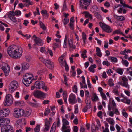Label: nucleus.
Wrapping results in <instances>:
<instances>
[{
  "instance_id": "obj_1",
  "label": "nucleus",
  "mask_w": 132,
  "mask_h": 132,
  "mask_svg": "<svg viewBox=\"0 0 132 132\" xmlns=\"http://www.w3.org/2000/svg\"><path fill=\"white\" fill-rule=\"evenodd\" d=\"M8 53L10 56L13 58L17 59L20 58L22 53L21 48H18L16 46L9 47L7 49Z\"/></svg>"
},
{
  "instance_id": "obj_2",
  "label": "nucleus",
  "mask_w": 132,
  "mask_h": 132,
  "mask_svg": "<svg viewBox=\"0 0 132 132\" xmlns=\"http://www.w3.org/2000/svg\"><path fill=\"white\" fill-rule=\"evenodd\" d=\"M33 77V75L30 73H26L25 75H24V81H23V82L26 87L28 86L29 84L32 82Z\"/></svg>"
},
{
  "instance_id": "obj_3",
  "label": "nucleus",
  "mask_w": 132,
  "mask_h": 132,
  "mask_svg": "<svg viewBox=\"0 0 132 132\" xmlns=\"http://www.w3.org/2000/svg\"><path fill=\"white\" fill-rule=\"evenodd\" d=\"M13 103V98L10 94H6L4 101L3 104L5 106L11 105Z\"/></svg>"
},
{
  "instance_id": "obj_4",
  "label": "nucleus",
  "mask_w": 132,
  "mask_h": 132,
  "mask_svg": "<svg viewBox=\"0 0 132 132\" xmlns=\"http://www.w3.org/2000/svg\"><path fill=\"white\" fill-rule=\"evenodd\" d=\"M35 87L37 89H40L42 88L46 91L49 89L48 88L45 86V82L41 81H36L35 83Z\"/></svg>"
},
{
  "instance_id": "obj_5",
  "label": "nucleus",
  "mask_w": 132,
  "mask_h": 132,
  "mask_svg": "<svg viewBox=\"0 0 132 132\" xmlns=\"http://www.w3.org/2000/svg\"><path fill=\"white\" fill-rule=\"evenodd\" d=\"M112 106H111L109 104L108 105V110L109 111H111L112 110V111H114V113L117 115L119 114V112L118 109L116 108V104L114 101L113 100L111 102Z\"/></svg>"
},
{
  "instance_id": "obj_6",
  "label": "nucleus",
  "mask_w": 132,
  "mask_h": 132,
  "mask_svg": "<svg viewBox=\"0 0 132 132\" xmlns=\"http://www.w3.org/2000/svg\"><path fill=\"white\" fill-rule=\"evenodd\" d=\"M99 24L100 26L104 32L110 33L112 31V29L111 28L110 26L103 23L101 22H100Z\"/></svg>"
},
{
  "instance_id": "obj_7",
  "label": "nucleus",
  "mask_w": 132,
  "mask_h": 132,
  "mask_svg": "<svg viewBox=\"0 0 132 132\" xmlns=\"http://www.w3.org/2000/svg\"><path fill=\"white\" fill-rule=\"evenodd\" d=\"M18 83L16 81H13L10 84L9 86V89L10 92L11 93H12L15 90L18 88Z\"/></svg>"
},
{
  "instance_id": "obj_8",
  "label": "nucleus",
  "mask_w": 132,
  "mask_h": 132,
  "mask_svg": "<svg viewBox=\"0 0 132 132\" xmlns=\"http://www.w3.org/2000/svg\"><path fill=\"white\" fill-rule=\"evenodd\" d=\"M33 95L35 97L40 99L44 98L46 96L45 93L38 90L35 91Z\"/></svg>"
},
{
  "instance_id": "obj_9",
  "label": "nucleus",
  "mask_w": 132,
  "mask_h": 132,
  "mask_svg": "<svg viewBox=\"0 0 132 132\" xmlns=\"http://www.w3.org/2000/svg\"><path fill=\"white\" fill-rule=\"evenodd\" d=\"M68 100L69 103L71 104L76 103L77 100L75 95L73 94H71Z\"/></svg>"
},
{
  "instance_id": "obj_10",
  "label": "nucleus",
  "mask_w": 132,
  "mask_h": 132,
  "mask_svg": "<svg viewBox=\"0 0 132 132\" xmlns=\"http://www.w3.org/2000/svg\"><path fill=\"white\" fill-rule=\"evenodd\" d=\"M1 69L3 71L5 76H7L9 74L10 71V67L7 64L6 66H3Z\"/></svg>"
},
{
  "instance_id": "obj_11",
  "label": "nucleus",
  "mask_w": 132,
  "mask_h": 132,
  "mask_svg": "<svg viewBox=\"0 0 132 132\" xmlns=\"http://www.w3.org/2000/svg\"><path fill=\"white\" fill-rule=\"evenodd\" d=\"M1 125L2 126H6L7 125L9 124L10 122V119L7 118H3V119H1Z\"/></svg>"
},
{
  "instance_id": "obj_12",
  "label": "nucleus",
  "mask_w": 132,
  "mask_h": 132,
  "mask_svg": "<svg viewBox=\"0 0 132 132\" xmlns=\"http://www.w3.org/2000/svg\"><path fill=\"white\" fill-rule=\"evenodd\" d=\"M91 0H80V3L82 5L89 6Z\"/></svg>"
},
{
  "instance_id": "obj_13",
  "label": "nucleus",
  "mask_w": 132,
  "mask_h": 132,
  "mask_svg": "<svg viewBox=\"0 0 132 132\" xmlns=\"http://www.w3.org/2000/svg\"><path fill=\"white\" fill-rule=\"evenodd\" d=\"M34 41L37 45L38 46H42L43 44V41L39 38L37 39H34Z\"/></svg>"
},
{
  "instance_id": "obj_14",
  "label": "nucleus",
  "mask_w": 132,
  "mask_h": 132,
  "mask_svg": "<svg viewBox=\"0 0 132 132\" xmlns=\"http://www.w3.org/2000/svg\"><path fill=\"white\" fill-rule=\"evenodd\" d=\"M68 44L69 45L70 48L73 49L76 48V46L73 45L72 40L70 39L68 40Z\"/></svg>"
},
{
  "instance_id": "obj_15",
  "label": "nucleus",
  "mask_w": 132,
  "mask_h": 132,
  "mask_svg": "<svg viewBox=\"0 0 132 132\" xmlns=\"http://www.w3.org/2000/svg\"><path fill=\"white\" fill-rule=\"evenodd\" d=\"M39 59L41 61L43 62L46 66L51 61L50 60H46L43 57H40Z\"/></svg>"
},
{
  "instance_id": "obj_16",
  "label": "nucleus",
  "mask_w": 132,
  "mask_h": 132,
  "mask_svg": "<svg viewBox=\"0 0 132 132\" xmlns=\"http://www.w3.org/2000/svg\"><path fill=\"white\" fill-rule=\"evenodd\" d=\"M19 109L15 108L14 110V113L13 114V116L15 117L18 118L20 117L19 112Z\"/></svg>"
},
{
  "instance_id": "obj_17",
  "label": "nucleus",
  "mask_w": 132,
  "mask_h": 132,
  "mask_svg": "<svg viewBox=\"0 0 132 132\" xmlns=\"http://www.w3.org/2000/svg\"><path fill=\"white\" fill-rule=\"evenodd\" d=\"M4 126L7 132H14L12 127L10 125L7 124Z\"/></svg>"
},
{
  "instance_id": "obj_18",
  "label": "nucleus",
  "mask_w": 132,
  "mask_h": 132,
  "mask_svg": "<svg viewBox=\"0 0 132 132\" xmlns=\"http://www.w3.org/2000/svg\"><path fill=\"white\" fill-rule=\"evenodd\" d=\"M62 121L63 126L62 127H63V129H64L66 127H67L66 126L68 125L69 122L67 120L64 119H63Z\"/></svg>"
},
{
  "instance_id": "obj_19",
  "label": "nucleus",
  "mask_w": 132,
  "mask_h": 132,
  "mask_svg": "<svg viewBox=\"0 0 132 132\" xmlns=\"http://www.w3.org/2000/svg\"><path fill=\"white\" fill-rule=\"evenodd\" d=\"M22 70H25L28 69L29 67V64L26 62H23L22 64Z\"/></svg>"
},
{
  "instance_id": "obj_20",
  "label": "nucleus",
  "mask_w": 132,
  "mask_h": 132,
  "mask_svg": "<svg viewBox=\"0 0 132 132\" xmlns=\"http://www.w3.org/2000/svg\"><path fill=\"white\" fill-rule=\"evenodd\" d=\"M85 102L86 104V106H85L88 107V109H90L92 107L90 100L89 99L87 100H86L85 101Z\"/></svg>"
},
{
  "instance_id": "obj_21",
  "label": "nucleus",
  "mask_w": 132,
  "mask_h": 132,
  "mask_svg": "<svg viewBox=\"0 0 132 132\" xmlns=\"http://www.w3.org/2000/svg\"><path fill=\"white\" fill-rule=\"evenodd\" d=\"M114 17L117 19L119 20L120 21H124L125 20V19L123 16H118L116 14L114 15Z\"/></svg>"
},
{
  "instance_id": "obj_22",
  "label": "nucleus",
  "mask_w": 132,
  "mask_h": 132,
  "mask_svg": "<svg viewBox=\"0 0 132 132\" xmlns=\"http://www.w3.org/2000/svg\"><path fill=\"white\" fill-rule=\"evenodd\" d=\"M4 112L3 110H0V117L1 118L7 116V114H8V112L5 113Z\"/></svg>"
},
{
  "instance_id": "obj_23",
  "label": "nucleus",
  "mask_w": 132,
  "mask_h": 132,
  "mask_svg": "<svg viewBox=\"0 0 132 132\" xmlns=\"http://www.w3.org/2000/svg\"><path fill=\"white\" fill-rule=\"evenodd\" d=\"M54 66V63L50 61L49 63L46 66L50 69H52L53 68Z\"/></svg>"
},
{
  "instance_id": "obj_24",
  "label": "nucleus",
  "mask_w": 132,
  "mask_h": 132,
  "mask_svg": "<svg viewBox=\"0 0 132 132\" xmlns=\"http://www.w3.org/2000/svg\"><path fill=\"white\" fill-rule=\"evenodd\" d=\"M106 120L111 124L113 125L114 124V121L112 118H106Z\"/></svg>"
},
{
  "instance_id": "obj_25",
  "label": "nucleus",
  "mask_w": 132,
  "mask_h": 132,
  "mask_svg": "<svg viewBox=\"0 0 132 132\" xmlns=\"http://www.w3.org/2000/svg\"><path fill=\"white\" fill-rule=\"evenodd\" d=\"M96 52H97V55L99 57H101L102 56V54L101 52V50L100 48L97 47L96 48Z\"/></svg>"
},
{
  "instance_id": "obj_26",
  "label": "nucleus",
  "mask_w": 132,
  "mask_h": 132,
  "mask_svg": "<svg viewBox=\"0 0 132 132\" xmlns=\"http://www.w3.org/2000/svg\"><path fill=\"white\" fill-rule=\"evenodd\" d=\"M120 84L121 85L124 86L126 88H129V86L128 85L127 82H120Z\"/></svg>"
},
{
  "instance_id": "obj_27",
  "label": "nucleus",
  "mask_w": 132,
  "mask_h": 132,
  "mask_svg": "<svg viewBox=\"0 0 132 132\" xmlns=\"http://www.w3.org/2000/svg\"><path fill=\"white\" fill-rule=\"evenodd\" d=\"M91 99L92 101L94 102L98 100V98L96 94L95 93H94L93 95V96L92 97Z\"/></svg>"
},
{
  "instance_id": "obj_28",
  "label": "nucleus",
  "mask_w": 132,
  "mask_h": 132,
  "mask_svg": "<svg viewBox=\"0 0 132 132\" xmlns=\"http://www.w3.org/2000/svg\"><path fill=\"white\" fill-rule=\"evenodd\" d=\"M121 101L128 104H130V100L129 99H127L125 100V99H122L121 100Z\"/></svg>"
},
{
  "instance_id": "obj_29",
  "label": "nucleus",
  "mask_w": 132,
  "mask_h": 132,
  "mask_svg": "<svg viewBox=\"0 0 132 132\" xmlns=\"http://www.w3.org/2000/svg\"><path fill=\"white\" fill-rule=\"evenodd\" d=\"M96 66L95 64H94L91 66L89 68V70L91 72H94V68H96Z\"/></svg>"
},
{
  "instance_id": "obj_30",
  "label": "nucleus",
  "mask_w": 132,
  "mask_h": 132,
  "mask_svg": "<svg viewBox=\"0 0 132 132\" xmlns=\"http://www.w3.org/2000/svg\"><path fill=\"white\" fill-rule=\"evenodd\" d=\"M95 16L98 19H102V17L100 15L99 13L97 12H96L94 13Z\"/></svg>"
},
{
  "instance_id": "obj_31",
  "label": "nucleus",
  "mask_w": 132,
  "mask_h": 132,
  "mask_svg": "<svg viewBox=\"0 0 132 132\" xmlns=\"http://www.w3.org/2000/svg\"><path fill=\"white\" fill-rule=\"evenodd\" d=\"M116 72L120 75H122L123 71V70L120 68H118L116 70Z\"/></svg>"
},
{
  "instance_id": "obj_32",
  "label": "nucleus",
  "mask_w": 132,
  "mask_h": 132,
  "mask_svg": "<svg viewBox=\"0 0 132 132\" xmlns=\"http://www.w3.org/2000/svg\"><path fill=\"white\" fill-rule=\"evenodd\" d=\"M9 18L14 22H16L17 21V20L16 18L14 16H11L9 15Z\"/></svg>"
},
{
  "instance_id": "obj_33",
  "label": "nucleus",
  "mask_w": 132,
  "mask_h": 132,
  "mask_svg": "<svg viewBox=\"0 0 132 132\" xmlns=\"http://www.w3.org/2000/svg\"><path fill=\"white\" fill-rule=\"evenodd\" d=\"M87 51L85 50H84V51L82 52L81 56L84 59L87 57V56L86 55Z\"/></svg>"
},
{
  "instance_id": "obj_34",
  "label": "nucleus",
  "mask_w": 132,
  "mask_h": 132,
  "mask_svg": "<svg viewBox=\"0 0 132 132\" xmlns=\"http://www.w3.org/2000/svg\"><path fill=\"white\" fill-rule=\"evenodd\" d=\"M58 61L61 66L63 68L65 64L64 61H63L62 59H58Z\"/></svg>"
},
{
  "instance_id": "obj_35",
  "label": "nucleus",
  "mask_w": 132,
  "mask_h": 132,
  "mask_svg": "<svg viewBox=\"0 0 132 132\" xmlns=\"http://www.w3.org/2000/svg\"><path fill=\"white\" fill-rule=\"evenodd\" d=\"M70 127V126H69L66 127V128L64 129H63V127H62V131L63 132H70V129H69Z\"/></svg>"
},
{
  "instance_id": "obj_36",
  "label": "nucleus",
  "mask_w": 132,
  "mask_h": 132,
  "mask_svg": "<svg viewBox=\"0 0 132 132\" xmlns=\"http://www.w3.org/2000/svg\"><path fill=\"white\" fill-rule=\"evenodd\" d=\"M68 9L67 5L65 1H64V2L63 4V8L62 11H65Z\"/></svg>"
},
{
  "instance_id": "obj_37",
  "label": "nucleus",
  "mask_w": 132,
  "mask_h": 132,
  "mask_svg": "<svg viewBox=\"0 0 132 132\" xmlns=\"http://www.w3.org/2000/svg\"><path fill=\"white\" fill-rule=\"evenodd\" d=\"M56 124V122H54L53 124V125L52 126L51 128V129L50 130V132H55V127L56 126H54V125H55Z\"/></svg>"
},
{
  "instance_id": "obj_38",
  "label": "nucleus",
  "mask_w": 132,
  "mask_h": 132,
  "mask_svg": "<svg viewBox=\"0 0 132 132\" xmlns=\"http://www.w3.org/2000/svg\"><path fill=\"white\" fill-rule=\"evenodd\" d=\"M40 126L39 125H38L34 129L35 132H39L40 130Z\"/></svg>"
},
{
  "instance_id": "obj_39",
  "label": "nucleus",
  "mask_w": 132,
  "mask_h": 132,
  "mask_svg": "<svg viewBox=\"0 0 132 132\" xmlns=\"http://www.w3.org/2000/svg\"><path fill=\"white\" fill-rule=\"evenodd\" d=\"M20 117H21L24 115V110L23 109H19V112Z\"/></svg>"
},
{
  "instance_id": "obj_40",
  "label": "nucleus",
  "mask_w": 132,
  "mask_h": 132,
  "mask_svg": "<svg viewBox=\"0 0 132 132\" xmlns=\"http://www.w3.org/2000/svg\"><path fill=\"white\" fill-rule=\"evenodd\" d=\"M41 12L42 15H43V17H44V16L47 17L48 15V14L47 13V11L46 10H42L41 11Z\"/></svg>"
},
{
  "instance_id": "obj_41",
  "label": "nucleus",
  "mask_w": 132,
  "mask_h": 132,
  "mask_svg": "<svg viewBox=\"0 0 132 132\" xmlns=\"http://www.w3.org/2000/svg\"><path fill=\"white\" fill-rule=\"evenodd\" d=\"M40 25L41 28H42L44 30H45L46 29V28L44 24L41 21H39Z\"/></svg>"
},
{
  "instance_id": "obj_42",
  "label": "nucleus",
  "mask_w": 132,
  "mask_h": 132,
  "mask_svg": "<svg viewBox=\"0 0 132 132\" xmlns=\"http://www.w3.org/2000/svg\"><path fill=\"white\" fill-rule=\"evenodd\" d=\"M110 60L112 62H117V59L116 57H110Z\"/></svg>"
},
{
  "instance_id": "obj_43",
  "label": "nucleus",
  "mask_w": 132,
  "mask_h": 132,
  "mask_svg": "<svg viewBox=\"0 0 132 132\" xmlns=\"http://www.w3.org/2000/svg\"><path fill=\"white\" fill-rule=\"evenodd\" d=\"M127 71L130 75L132 76V67L128 68L127 69Z\"/></svg>"
},
{
  "instance_id": "obj_44",
  "label": "nucleus",
  "mask_w": 132,
  "mask_h": 132,
  "mask_svg": "<svg viewBox=\"0 0 132 132\" xmlns=\"http://www.w3.org/2000/svg\"><path fill=\"white\" fill-rule=\"evenodd\" d=\"M45 126H50V123L49 121L47 118L45 119Z\"/></svg>"
},
{
  "instance_id": "obj_45",
  "label": "nucleus",
  "mask_w": 132,
  "mask_h": 132,
  "mask_svg": "<svg viewBox=\"0 0 132 132\" xmlns=\"http://www.w3.org/2000/svg\"><path fill=\"white\" fill-rule=\"evenodd\" d=\"M82 39L83 40V42L85 44L86 43L85 40L86 39V34L84 32H83L82 33Z\"/></svg>"
},
{
  "instance_id": "obj_46",
  "label": "nucleus",
  "mask_w": 132,
  "mask_h": 132,
  "mask_svg": "<svg viewBox=\"0 0 132 132\" xmlns=\"http://www.w3.org/2000/svg\"><path fill=\"white\" fill-rule=\"evenodd\" d=\"M45 112L44 113V114L45 116L48 115L50 112V110L49 109L47 108L46 109Z\"/></svg>"
},
{
  "instance_id": "obj_47",
  "label": "nucleus",
  "mask_w": 132,
  "mask_h": 132,
  "mask_svg": "<svg viewBox=\"0 0 132 132\" xmlns=\"http://www.w3.org/2000/svg\"><path fill=\"white\" fill-rule=\"evenodd\" d=\"M31 112V110L30 109H27L26 112V116H29L30 115Z\"/></svg>"
},
{
  "instance_id": "obj_48",
  "label": "nucleus",
  "mask_w": 132,
  "mask_h": 132,
  "mask_svg": "<svg viewBox=\"0 0 132 132\" xmlns=\"http://www.w3.org/2000/svg\"><path fill=\"white\" fill-rule=\"evenodd\" d=\"M112 79H110L108 81V84L110 86H113L114 85V83L112 82Z\"/></svg>"
},
{
  "instance_id": "obj_49",
  "label": "nucleus",
  "mask_w": 132,
  "mask_h": 132,
  "mask_svg": "<svg viewBox=\"0 0 132 132\" xmlns=\"http://www.w3.org/2000/svg\"><path fill=\"white\" fill-rule=\"evenodd\" d=\"M123 115L126 118H127L128 116V114L125 112V110L123 109L122 111Z\"/></svg>"
},
{
  "instance_id": "obj_50",
  "label": "nucleus",
  "mask_w": 132,
  "mask_h": 132,
  "mask_svg": "<svg viewBox=\"0 0 132 132\" xmlns=\"http://www.w3.org/2000/svg\"><path fill=\"white\" fill-rule=\"evenodd\" d=\"M122 34L124 36V35L122 33L120 32L119 30H117L113 31V34Z\"/></svg>"
},
{
  "instance_id": "obj_51",
  "label": "nucleus",
  "mask_w": 132,
  "mask_h": 132,
  "mask_svg": "<svg viewBox=\"0 0 132 132\" xmlns=\"http://www.w3.org/2000/svg\"><path fill=\"white\" fill-rule=\"evenodd\" d=\"M102 64L103 65H106L108 66H109L110 65V63L108 61H103Z\"/></svg>"
},
{
  "instance_id": "obj_52",
  "label": "nucleus",
  "mask_w": 132,
  "mask_h": 132,
  "mask_svg": "<svg viewBox=\"0 0 132 132\" xmlns=\"http://www.w3.org/2000/svg\"><path fill=\"white\" fill-rule=\"evenodd\" d=\"M9 15L11 16H15V12L14 11H11L8 12Z\"/></svg>"
},
{
  "instance_id": "obj_53",
  "label": "nucleus",
  "mask_w": 132,
  "mask_h": 132,
  "mask_svg": "<svg viewBox=\"0 0 132 132\" xmlns=\"http://www.w3.org/2000/svg\"><path fill=\"white\" fill-rule=\"evenodd\" d=\"M120 4L122 5L124 7H126L127 6L126 5H128L125 4V2L123 1V0H120Z\"/></svg>"
},
{
  "instance_id": "obj_54",
  "label": "nucleus",
  "mask_w": 132,
  "mask_h": 132,
  "mask_svg": "<svg viewBox=\"0 0 132 132\" xmlns=\"http://www.w3.org/2000/svg\"><path fill=\"white\" fill-rule=\"evenodd\" d=\"M69 19L68 18H65L64 19L63 23L64 25L67 24L69 22Z\"/></svg>"
},
{
  "instance_id": "obj_55",
  "label": "nucleus",
  "mask_w": 132,
  "mask_h": 132,
  "mask_svg": "<svg viewBox=\"0 0 132 132\" xmlns=\"http://www.w3.org/2000/svg\"><path fill=\"white\" fill-rule=\"evenodd\" d=\"M31 105L33 106L36 108L39 107L40 106L39 104L37 103H32Z\"/></svg>"
},
{
  "instance_id": "obj_56",
  "label": "nucleus",
  "mask_w": 132,
  "mask_h": 132,
  "mask_svg": "<svg viewBox=\"0 0 132 132\" xmlns=\"http://www.w3.org/2000/svg\"><path fill=\"white\" fill-rule=\"evenodd\" d=\"M91 130L92 132L95 131V126L94 124H92L91 126Z\"/></svg>"
},
{
  "instance_id": "obj_57",
  "label": "nucleus",
  "mask_w": 132,
  "mask_h": 132,
  "mask_svg": "<svg viewBox=\"0 0 132 132\" xmlns=\"http://www.w3.org/2000/svg\"><path fill=\"white\" fill-rule=\"evenodd\" d=\"M22 103V102L20 101H16L15 102V105L16 106H20Z\"/></svg>"
},
{
  "instance_id": "obj_58",
  "label": "nucleus",
  "mask_w": 132,
  "mask_h": 132,
  "mask_svg": "<svg viewBox=\"0 0 132 132\" xmlns=\"http://www.w3.org/2000/svg\"><path fill=\"white\" fill-rule=\"evenodd\" d=\"M65 62V69L66 71H68L69 70V67L68 65L67 64L66 60H64Z\"/></svg>"
},
{
  "instance_id": "obj_59",
  "label": "nucleus",
  "mask_w": 132,
  "mask_h": 132,
  "mask_svg": "<svg viewBox=\"0 0 132 132\" xmlns=\"http://www.w3.org/2000/svg\"><path fill=\"white\" fill-rule=\"evenodd\" d=\"M85 95L86 96V99H88V98H89L90 99V98L89 97V93L88 91L86 90L85 91Z\"/></svg>"
},
{
  "instance_id": "obj_60",
  "label": "nucleus",
  "mask_w": 132,
  "mask_h": 132,
  "mask_svg": "<svg viewBox=\"0 0 132 132\" xmlns=\"http://www.w3.org/2000/svg\"><path fill=\"white\" fill-rule=\"evenodd\" d=\"M21 12L19 10H18L15 12V15L18 16L21 15Z\"/></svg>"
},
{
  "instance_id": "obj_61",
  "label": "nucleus",
  "mask_w": 132,
  "mask_h": 132,
  "mask_svg": "<svg viewBox=\"0 0 132 132\" xmlns=\"http://www.w3.org/2000/svg\"><path fill=\"white\" fill-rule=\"evenodd\" d=\"M73 91L75 93H76L77 92V88L76 85H75L73 88Z\"/></svg>"
},
{
  "instance_id": "obj_62",
  "label": "nucleus",
  "mask_w": 132,
  "mask_h": 132,
  "mask_svg": "<svg viewBox=\"0 0 132 132\" xmlns=\"http://www.w3.org/2000/svg\"><path fill=\"white\" fill-rule=\"evenodd\" d=\"M101 95L103 99L105 100L107 99L106 96L105 94L103 93H101Z\"/></svg>"
},
{
  "instance_id": "obj_63",
  "label": "nucleus",
  "mask_w": 132,
  "mask_h": 132,
  "mask_svg": "<svg viewBox=\"0 0 132 132\" xmlns=\"http://www.w3.org/2000/svg\"><path fill=\"white\" fill-rule=\"evenodd\" d=\"M40 51L42 53H45L46 52L45 47H42L40 49Z\"/></svg>"
},
{
  "instance_id": "obj_64",
  "label": "nucleus",
  "mask_w": 132,
  "mask_h": 132,
  "mask_svg": "<svg viewBox=\"0 0 132 132\" xmlns=\"http://www.w3.org/2000/svg\"><path fill=\"white\" fill-rule=\"evenodd\" d=\"M1 132H7L4 126H3L1 128Z\"/></svg>"
}]
</instances>
